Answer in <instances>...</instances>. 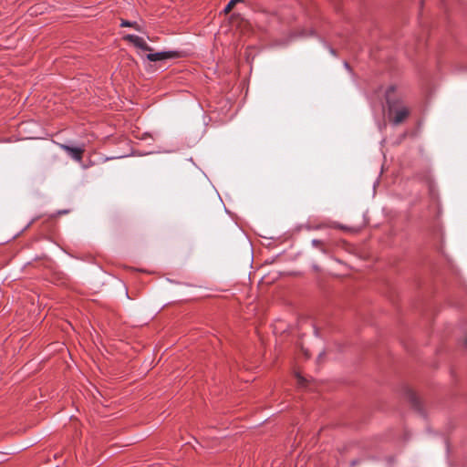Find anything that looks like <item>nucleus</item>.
<instances>
[{"label":"nucleus","mask_w":467,"mask_h":467,"mask_svg":"<svg viewBox=\"0 0 467 467\" xmlns=\"http://www.w3.org/2000/svg\"><path fill=\"white\" fill-rule=\"evenodd\" d=\"M395 90L394 86H390L385 92V98L388 104V115L393 125H399L409 115V110L405 107H400L390 99V93Z\"/></svg>","instance_id":"f257e3e1"},{"label":"nucleus","mask_w":467,"mask_h":467,"mask_svg":"<svg viewBox=\"0 0 467 467\" xmlns=\"http://www.w3.org/2000/svg\"><path fill=\"white\" fill-rule=\"evenodd\" d=\"M59 148L66 151L74 161L80 162L85 152L84 145L79 147H71L67 144L59 143Z\"/></svg>","instance_id":"f03ea898"},{"label":"nucleus","mask_w":467,"mask_h":467,"mask_svg":"<svg viewBox=\"0 0 467 467\" xmlns=\"http://www.w3.org/2000/svg\"><path fill=\"white\" fill-rule=\"evenodd\" d=\"M178 57H179V53L174 52V51L150 53L147 55V58L150 61H160V60H164V59L175 58Z\"/></svg>","instance_id":"7ed1b4c3"},{"label":"nucleus","mask_w":467,"mask_h":467,"mask_svg":"<svg viewBox=\"0 0 467 467\" xmlns=\"http://www.w3.org/2000/svg\"><path fill=\"white\" fill-rule=\"evenodd\" d=\"M124 39L132 43L135 47L146 50V51H151V47L144 41L143 38L135 36V35H127L124 36Z\"/></svg>","instance_id":"20e7f679"},{"label":"nucleus","mask_w":467,"mask_h":467,"mask_svg":"<svg viewBox=\"0 0 467 467\" xmlns=\"http://www.w3.org/2000/svg\"><path fill=\"white\" fill-rule=\"evenodd\" d=\"M405 394H406L408 400L411 404V406L414 409L420 410V401L419 398L417 397V395L411 389H410L408 388L405 389Z\"/></svg>","instance_id":"39448f33"},{"label":"nucleus","mask_w":467,"mask_h":467,"mask_svg":"<svg viewBox=\"0 0 467 467\" xmlns=\"http://www.w3.org/2000/svg\"><path fill=\"white\" fill-rule=\"evenodd\" d=\"M121 26H130V27H133L135 28L137 31H141V28L140 26L136 23V22H130V21H127V20H124L122 19L121 20V24H120Z\"/></svg>","instance_id":"423d86ee"},{"label":"nucleus","mask_w":467,"mask_h":467,"mask_svg":"<svg viewBox=\"0 0 467 467\" xmlns=\"http://www.w3.org/2000/svg\"><path fill=\"white\" fill-rule=\"evenodd\" d=\"M242 2V0H230V2L226 5V6L223 8V12L224 13H228L230 12V10L233 8V6L236 4V3H240Z\"/></svg>","instance_id":"0eeeda50"},{"label":"nucleus","mask_w":467,"mask_h":467,"mask_svg":"<svg viewBox=\"0 0 467 467\" xmlns=\"http://www.w3.org/2000/svg\"><path fill=\"white\" fill-rule=\"evenodd\" d=\"M311 243L314 247H317V245L321 244V241L317 239H313Z\"/></svg>","instance_id":"6e6552de"},{"label":"nucleus","mask_w":467,"mask_h":467,"mask_svg":"<svg viewBox=\"0 0 467 467\" xmlns=\"http://www.w3.org/2000/svg\"><path fill=\"white\" fill-rule=\"evenodd\" d=\"M324 356H325V351L320 352L317 357V360L320 361Z\"/></svg>","instance_id":"1a4fd4ad"},{"label":"nucleus","mask_w":467,"mask_h":467,"mask_svg":"<svg viewBox=\"0 0 467 467\" xmlns=\"http://www.w3.org/2000/svg\"><path fill=\"white\" fill-rule=\"evenodd\" d=\"M328 50L331 55L336 56V51L331 47H328Z\"/></svg>","instance_id":"9d476101"},{"label":"nucleus","mask_w":467,"mask_h":467,"mask_svg":"<svg viewBox=\"0 0 467 467\" xmlns=\"http://www.w3.org/2000/svg\"><path fill=\"white\" fill-rule=\"evenodd\" d=\"M344 67H345L348 70H349V65H348V62H345V63H344Z\"/></svg>","instance_id":"9b49d317"},{"label":"nucleus","mask_w":467,"mask_h":467,"mask_svg":"<svg viewBox=\"0 0 467 467\" xmlns=\"http://www.w3.org/2000/svg\"><path fill=\"white\" fill-rule=\"evenodd\" d=\"M320 251H321L323 254H326V253H327V251H326V249H325V248H321V249H320Z\"/></svg>","instance_id":"f8f14e48"},{"label":"nucleus","mask_w":467,"mask_h":467,"mask_svg":"<svg viewBox=\"0 0 467 467\" xmlns=\"http://www.w3.org/2000/svg\"><path fill=\"white\" fill-rule=\"evenodd\" d=\"M315 335H316L317 337H318V331H317V328H315Z\"/></svg>","instance_id":"ddd939ff"},{"label":"nucleus","mask_w":467,"mask_h":467,"mask_svg":"<svg viewBox=\"0 0 467 467\" xmlns=\"http://www.w3.org/2000/svg\"><path fill=\"white\" fill-rule=\"evenodd\" d=\"M314 269L315 270H318V266L317 265H314Z\"/></svg>","instance_id":"4468645a"},{"label":"nucleus","mask_w":467,"mask_h":467,"mask_svg":"<svg viewBox=\"0 0 467 467\" xmlns=\"http://www.w3.org/2000/svg\"><path fill=\"white\" fill-rule=\"evenodd\" d=\"M299 382L303 381V379L301 377H298Z\"/></svg>","instance_id":"2eb2a0df"},{"label":"nucleus","mask_w":467,"mask_h":467,"mask_svg":"<svg viewBox=\"0 0 467 467\" xmlns=\"http://www.w3.org/2000/svg\"><path fill=\"white\" fill-rule=\"evenodd\" d=\"M464 345H465V347H467V338L464 341Z\"/></svg>","instance_id":"dca6fc26"}]
</instances>
